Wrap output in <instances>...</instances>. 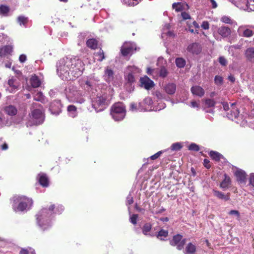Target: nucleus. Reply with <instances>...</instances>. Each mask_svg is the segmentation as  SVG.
Here are the masks:
<instances>
[{
  "mask_svg": "<svg viewBox=\"0 0 254 254\" xmlns=\"http://www.w3.org/2000/svg\"><path fill=\"white\" fill-rule=\"evenodd\" d=\"M57 209L55 204H51L48 208H42L36 215L37 223L44 231L51 226L50 218L57 212Z\"/></svg>",
  "mask_w": 254,
  "mask_h": 254,
  "instance_id": "nucleus-1",
  "label": "nucleus"
},
{
  "mask_svg": "<svg viewBox=\"0 0 254 254\" xmlns=\"http://www.w3.org/2000/svg\"><path fill=\"white\" fill-rule=\"evenodd\" d=\"M11 200L13 202L12 208L15 212H22L28 210L31 207L33 203L31 198L24 195L14 196Z\"/></svg>",
  "mask_w": 254,
  "mask_h": 254,
  "instance_id": "nucleus-2",
  "label": "nucleus"
},
{
  "mask_svg": "<svg viewBox=\"0 0 254 254\" xmlns=\"http://www.w3.org/2000/svg\"><path fill=\"white\" fill-rule=\"evenodd\" d=\"M65 65L66 67L69 69L71 73L74 74L75 77L81 75L84 69V64L79 59H70L66 61Z\"/></svg>",
  "mask_w": 254,
  "mask_h": 254,
  "instance_id": "nucleus-3",
  "label": "nucleus"
},
{
  "mask_svg": "<svg viewBox=\"0 0 254 254\" xmlns=\"http://www.w3.org/2000/svg\"><path fill=\"white\" fill-rule=\"evenodd\" d=\"M110 114L115 121H121L126 115V106L122 102L115 103L111 108Z\"/></svg>",
  "mask_w": 254,
  "mask_h": 254,
  "instance_id": "nucleus-4",
  "label": "nucleus"
},
{
  "mask_svg": "<svg viewBox=\"0 0 254 254\" xmlns=\"http://www.w3.org/2000/svg\"><path fill=\"white\" fill-rule=\"evenodd\" d=\"M109 105L107 98L104 96H97L92 102V106L96 112H101Z\"/></svg>",
  "mask_w": 254,
  "mask_h": 254,
  "instance_id": "nucleus-5",
  "label": "nucleus"
},
{
  "mask_svg": "<svg viewBox=\"0 0 254 254\" xmlns=\"http://www.w3.org/2000/svg\"><path fill=\"white\" fill-rule=\"evenodd\" d=\"M29 117L35 122L36 125L40 124L44 120V110L42 108L34 109L29 114Z\"/></svg>",
  "mask_w": 254,
  "mask_h": 254,
  "instance_id": "nucleus-6",
  "label": "nucleus"
},
{
  "mask_svg": "<svg viewBox=\"0 0 254 254\" xmlns=\"http://www.w3.org/2000/svg\"><path fill=\"white\" fill-rule=\"evenodd\" d=\"M135 50H136L135 45L130 42H125L121 48V53L124 57L132 55L133 51Z\"/></svg>",
  "mask_w": 254,
  "mask_h": 254,
  "instance_id": "nucleus-7",
  "label": "nucleus"
},
{
  "mask_svg": "<svg viewBox=\"0 0 254 254\" xmlns=\"http://www.w3.org/2000/svg\"><path fill=\"white\" fill-rule=\"evenodd\" d=\"M183 236L181 234H177L173 237L170 244L172 246H177V249L181 251L184 249V245L186 242V239H182Z\"/></svg>",
  "mask_w": 254,
  "mask_h": 254,
  "instance_id": "nucleus-8",
  "label": "nucleus"
},
{
  "mask_svg": "<svg viewBox=\"0 0 254 254\" xmlns=\"http://www.w3.org/2000/svg\"><path fill=\"white\" fill-rule=\"evenodd\" d=\"M140 86L146 90L151 89L155 85L154 82L146 75L140 78Z\"/></svg>",
  "mask_w": 254,
  "mask_h": 254,
  "instance_id": "nucleus-9",
  "label": "nucleus"
},
{
  "mask_svg": "<svg viewBox=\"0 0 254 254\" xmlns=\"http://www.w3.org/2000/svg\"><path fill=\"white\" fill-rule=\"evenodd\" d=\"M38 181L40 185L44 188H47L49 185V180L47 175L41 173L38 175Z\"/></svg>",
  "mask_w": 254,
  "mask_h": 254,
  "instance_id": "nucleus-10",
  "label": "nucleus"
},
{
  "mask_svg": "<svg viewBox=\"0 0 254 254\" xmlns=\"http://www.w3.org/2000/svg\"><path fill=\"white\" fill-rule=\"evenodd\" d=\"M187 51L192 54H198L201 51L200 45L197 43H193L189 45L187 49Z\"/></svg>",
  "mask_w": 254,
  "mask_h": 254,
  "instance_id": "nucleus-11",
  "label": "nucleus"
},
{
  "mask_svg": "<svg viewBox=\"0 0 254 254\" xmlns=\"http://www.w3.org/2000/svg\"><path fill=\"white\" fill-rule=\"evenodd\" d=\"M237 178V181L240 183H246L247 174L246 172L242 170H237L235 173Z\"/></svg>",
  "mask_w": 254,
  "mask_h": 254,
  "instance_id": "nucleus-12",
  "label": "nucleus"
},
{
  "mask_svg": "<svg viewBox=\"0 0 254 254\" xmlns=\"http://www.w3.org/2000/svg\"><path fill=\"white\" fill-rule=\"evenodd\" d=\"M224 179L220 184V187L223 190H225L230 187L231 185V179L227 174H224Z\"/></svg>",
  "mask_w": 254,
  "mask_h": 254,
  "instance_id": "nucleus-13",
  "label": "nucleus"
},
{
  "mask_svg": "<svg viewBox=\"0 0 254 254\" xmlns=\"http://www.w3.org/2000/svg\"><path fill=\"white\" fill-rule=\"evenodd\" d=\"M218 33L222 37H227L230 35L231 30L230 28L227 26H221L218 29Z\"/></svg>",
  "mask_w": 254,
  "mask_h": 254,
  "instance_id": "nucleus-14",
  "label": "nucleus"
},
{
  "mask_svg": "<svg viewBox=\"0 0 254 254\" xmlns=\"http://www.w3.org/2000/svg\"><path fill=\"white\" fill-rule=\"evenodd\" d=\"M190 90L193 95L200 97H202L205 94L204 90L199 86H192Z\"/></svg>",
  "mask_w": 254,
  "mask_h": 254,
  "instance_id": "nucleus-15",
  "label": "nucleus"
},
{
  "mask_svg": "<svg viewBox=\"0 0 254 254\" xmlns=\"http://www.w3.org/2000/svg\"><path fill=\"white\" fill-rule=\"evenodd\" d=\"M214 195L220 199L224 200L225 201H228L230 199V193L229 192L227 194H224L222 191L213 190Z\"/></svg>",
  "mask_w": 254,
  "mask_h": 254,
  "instance_id": "nucleus-16",
  "label": "nucleus"
},
{
  "mask_svg": "<svg viewBox=\"0 0 254 254\" xmlns=\"http://www.w3.org/2000/svg\"><path fill=\"white\" fill-rule=\"evenodd\" d=\"M13 51V47L11 45H6L0 49V56L3 57L11 55Z\"/></svg>",
  "mask_w": 254,
  "mask_h": 254,
  "instance_id": "nucleus-17",
  "label": "nucleus"
},
{
  "mask_svg": "<svg viewBox=\"0 0 254 254\" xmlns=\"http://www.w3.org/2000/svg\"><path fill=\"white\" fill-rule=\"evenodd\" d=\"M164 89L168 94L173 95L176 92V85L173 83H168L164 86Z\"/></svg>",
  "mask_w": 254,
  "mask_h": 254,
  "instance_id": "nucleus-18",
  "label": "nucleus"
},
{
  "mask_svg": "<svg viewBox=\"0 0 254 254\" xmlns=\"http://www.w3.org/2000/svg\"><path fill=\"white\" fill-rule=\"evenodd\" d=\"M209 155L211 158L216 162H219L221 160V159H225L224 156L221 154L215 151H210L209 152Z\"/></svg>",
  "mask_w": 254,
  "mask_h": 254,
  "instance_id": "nucleus-19",
  "label": "nucleus"
},
{
  "mask_svg": "<svg viewBox=\"0 0 254 254\" xmlns=\"http://www.w3.org/2000/svg\"><path fill=\"white\" fill-rule=\"evenodd\" d=\"M98 44L99 41L94 38L89 39L86 42L87 46L93 50L97 49Z\"/></svg>",
  "mask_w": 254,
  "mask_h": 254,
  "instance_id": "nucleus-20",
  "label": "nucleus"
},
{
  "mask_svg": "<svg viewBox=\"0 0 254 254\" xmlns=\"http://www.w3.org/2000/svg\"><path fill=\"white\" fill-rule=\"evenodd\" d=\"M30 82L33 88H37L40 86L41 81L38 77L35 75L32 76L30 79Z\"/></svg>",
  "mask_w": 254,
  "mask_h": 254,
  "instance_id": "nucleus-21",
  "label": "nucleus"
},
{
  "mask_svg": "<svg viewBox=\"0 0 254 254\" xmlns=\"http://www.w3.org/2000/svg\"><path fill=\"white\" fill-rule=\"evenodd\" d=\"M114 72L113 70L107 67L105 71L104 77L107 82H110L114 78Z\"/></svg>",
  "mask_w": 254,
  "mask_h": 254,
  "instance_id": "nucleus-22",
  "label": "nucleus"
},
{
  "mask_svg": "<svg viewBox=\"0 0 254 254\" xmlns=\"http://www.w3.org/2000/svg\"><path fill=\"white\" fill-rule=\"evenodd\" d=\"M236 103L231 104V114L230 117L232 118L237 119L239 117L240 112L238 108L235 107Z\"/></svg>",
  "mask_w": 254,
  "mask_h": 254,
  "instance_id": "nucleus-23",
  "label": "nucleus"
},
{
  "mask_svg": "<svg viewBox=\"0 0 254 254\" xmlns=\"http://www.w3.org/2000/svg\"><path fill=\"white\" fill-rule=\"evenodd\" d=\"M4 111L6 114L10 116L15 115L17 112L16 108L12 105L5 107L4 109Z\"/></svg>",
  "mask_w": 254,
  "mask_h": 254,
  "instance_id": "nucleus-24",
  "label": "nucleus"
},
{
  "mask_svg": "<svg viewBox=\"0 0 254 254\" xmlns=\"http://www.w3.org/2000/svg\"><path fill=\"white\" fill-rule=\"evenodd\" d=\"M196 252V246L191 243L187 244L185 249V254H193Z\"/></svg>",
  "mask_w": 254,
  "mask_h": 254,
  "instance_id": "nucleus-25",
  "label": "nucleus"
},
{
  "mask_svg": "<svg viewBox=\"0 0 254 254\" xmlns=\"http://www.w3.org/2000/svg\"><path fill=\"white\" fill-rule=\"evenodd\" d=\"M245 55H246L247 59L249 61H252L253 59H254V48H248L246 51Z\"/></svg>",
  "mask_w": 254,
  "mask_h": 254,
  "instance_id": "nucleus-26",
  "label": "nucleus"
},
{
  "mask_svg": "<svg viewBox=\"0 0 254 254\" xmlns=\"http://www.w3.org/2000/svg\"><path fill=\"white\" fill-rule=\"evenodd\" d=\"M168 236V231L164 229H161L156 234L157 238L161 240H164V238H167Z\"/></svg>",
  "mask_w": 254,
  "mask_h": 254,
  "instance_id": "nucleus-27",
  "label": "nucleus"
},
{
  "mask_svg": "<svg viewBox=\"0 0 254 254\" xmlns=\"http://www.w3.org/2000/svg\"><path fill=\"white\" fill-rule=\"evenodd\" d=\"M176 66L179 68L184 67L186 64V61L182 58H177L175 60Z\"/></svg>",
  "mask_w": 254,
  "mask_h": 254,
  "instance_id": "nucleus-28",
  "label": "nucleus"
},
{
  "mask_svg": "<svg viewBox=\"0 0 254 254\" xmlns=\"http://www.w3.org/2000/svg\"><path fill=\"white\" fill-rule=\"evenodd\" d=\"M152 225L150 223L145 224L142 227V233L145 235H148V233L151 231Z\"/></svg>",
  "mask_w": 254,
  "mask_h": 254,
  "instance_id": "nucleus-29",
  "label": "nucleus"
},
{
  "mask_svg": "<svg viewBox=\"0 0 254 254\" xmlns=\"http://www.w3.org/2000/svg\"><path fill=\"white\" fill-rule=\"evenodd\" d=\"M20 254H36L34 249L31 248L28 249L22 248L19 252Z\"/></svg>",
  "mask_w": 254,
  "mask_h": 254,
  "instance_id": "nucleus-30",
  "label": "nucleus"
},
{
  "mask_svg": "<svg viewBox=\"0 0 254 254\" xmlns=\"http://www.w3.org/2000/svg\"><path fill=\"white\" fill-rule=\"evenodd\" d=\"M183 4L181 2L174 3L172 7L175 9L177 12L181 11L184 9Z\"/></svg>",
  "mask_w": 254,
  "mask_h": 254,
  "instance_id": "nucleus-31",
  "label": "nucleus"
},
{
  "mask_svg": "<svg viewBox=\"0 0 254 254\" xmlns=\"http://www.w3.org/2000/svg\"><path fill=\"white\" fill-rule=\"evenodd\" d=\"M216 105V102L213 99H206L205 100V105L208 107H214Z\"/></svg>",
  "mask_w": 254,
  "mask_h": 254,
  "instance_id": "nucleus-32",
  "label": "nucleus"
},
{
  "mask_svg": "<svg viewBox=\"0 0 254 254\" xmlns=\"http://www.w3.org/2000/svg\"><path fill=\"white\" fill-rule=\"evenodd\" d=\"M254 34V32L250 29H246L244 30L242 34V36L245 37H251Z\"/></svg>",
  "mask_w": 254,
  "mask_h": 254,
  "instance_id": "nucleus-33",
  "label": "nucleus"
},
{
  "mask_svg": "<svg viewBox=\"0 0 254 254\" xmlns=\"http://www.w3.org/2000/svg\"><path fill=\"white\" fill-rule=\"evenodd\" d=\"M95 55L97 57V60L99 62L102 61L105 59L104 53L101 49Z\"/></svg>",
  "mask_w": 254,
  "mask_h": 254,
  "instance_id": "nucleus-34",
  "label": "nucleus"
},
{
  "mask_svg": "<svg viewBox=\"0 0 254 254\" xmlns=\"http://www.w3.org/2000/svg\"><path fill=\"white\" fill-rule=\"evenodd\" d=\"M9 11V8L8 6L4 5H0V14L3 15H6Z\"/></svg>",
  "mask_w": 254,
  "mask_h": 254,
  "instance_id": "nucleus-35",
  "label": "nucleus"
},
{
  "mask_svg": "<svg viewBox=\"0 0 254 254\" xmlns=\"http://www.w3.org/2000/svg\"><path fill=\"white\" fill-rule=\"evenodd\" d=\"M168 74L167 69L164 66H162L159 71V76L162 78H165L168 75Z\"/></svg>",
  "mask_w": 254,
  "mask_h": 254,
  "instance_id": "nucleus-36",
  "label": "nucleus"
},
{
  "mask_svg": "<svg viewBox=\"0 0 254 254\" xmlns=\"http://www.w3.org/2000/svg\"><path fill=\"white\" fill-rule=\"evenodd\" d=\"M44 96L41 92H38L34 96V100L37 101L42 102L43 100H44Z\"/></svg>",
  "mask_w": 254,
  "mask_h": 254,
  "instance_id": "nucleus-37",
  "label": "nucleus"
},
{
  "mask_svg": "<svg viewBox=\"0 0 254 254\" xmlns=\"http://www.w3.org/2000/svg\"><path fill=\"white\" fill-rule=\"evenodd\" d=\"M18 22L20 25H25L28 22V18L24 16H20L17 18Z\"/></svg>",
  "mask_w": 254,
  "mask_h": 254,
  "instance_id": "nucleus-38",
  "label": "nucleus"
},
{
  "mask_svg": "<svg viewBox=\"0 0 254 254\" xmlns=\"http://www.w3.org/2000/svg\"><path fill=\"white\" fill-rule=\"evenodd\" d=\"M188 149L191 151L197 152L200 150L199 146L194 143H191L188 147Z\"/></svg>",
  "mask_w": 254,
  "mask_h": 254,
  "instance_id": "nucleus-39",
  "label": "nucleus"
},
{
  "mask_svg": "<svg viewBox=\"0 0 254 254\" xmlns=\"http://www.w3.org/2000/svg\"><path fill=\"white\" fill-rule=\"evenodd\" d=\"M182 147L183 146L180 143L177 142L173 143L171 145V148L172 150L178 151L180 150L182 148Z\"/></svg>",
  "mask_w": 254,
  "mask_h": 254,
  "instance_id": "nucleus-40",
  "label": "nucleus"
},
{
  "mask_svg": "<svg viewBox=\"0 0 254 254\" xmlns=\"http://www.w3.org/2000/svg\"><path fill=\"white\" fill-rule=\"evenodd\" d=\"M223 77L220 75H216L214 78L215 83L217 85H221L223 83Z\"/></svg>",
  "mask_w": 254,
  "mask_h": 254,
  "instance_id": "nucleus-41",
  "label": "nucleus"
},
{
  "mask_svg": "<svg viewBox=\"0 0 254 254\" xmlns=\"http://www.w3.org/2000/svg\"><path fill=\"white\" fill-rule=\"evenodd\" d=\"M137 0H123V2L129 6H134L138 3V2H137Z\"/></svg>",
  "mask_w": 254,
  "mask_h": 254,
  "instance_id": "nucleus-42",
  "label": "nucleus"
},
{
  "mask_svg": "<svg viewBox=\"0 0 254 254\" xmlns=\"http://www.w3.org/2000/svg\"><path fill=\"white\" fill-rule=\"evenodd\" d=\"M126 79L127 82L130 83H133L135 81V78L133 75L131 73L127 74Z\"/></svg>",
  "mask_w": 254,
  "mask_h": 254,
  "instance_id": "nucleus-43",
  "label": "nucleus"
},
{
  "mask_svg": "<svg viewBox=\"0 0 254 254\" xmlns=\"http://www.w3.org/2000/svg\"><path fill=\"white\" fill-rule=\"evenodd\" d=\"M221 21L222 22L227 23V24H231L232 23V20L231 19V18L230 17H229L228 16H223L221 18Z\"/></svg>",
  "mask_w": 254,
  "mask_h": 254,
  "instance_id": "nucleus-44",
  "label": "nucleus"
},
{
  "mask_svg": "<svg viewBox=\"0 0 254 254\" xmlns=\"http://www.w3.org/2000/svg\"><path fill=\"white\" fill-rule=\"evenodd\" d=\"M163 151H159L155 154L151 156L150 157V158L152 160H156L160 156V155L163 153Z\"/></svg>",
  "mask_w": 254,
  "mask_h": 254,
  "instance_id": "nucleus-45",
  "label": "nucleus"
},
{
  "mask_svg": "<svg viewBox=\"0 0 254 254\" xmlns=\"http://www.w3.org/2000/svg\"><path fill=\"white\" fill-rule=\"evenodd\" d=\"M218 61L222 65L226 66L227 64V61L224 57H220Z\"/></svg>",
  "mask_w": 254,
  "mask_h": 254,
  "instance_id": "nucleus-46",
  "label": "nucleus"
},
{
  "mask_svg": "<svg viewBox=\"0 0 254 254\" xmlns=\"http://www.w3.org/2000/svg\"><path fill=\"white\" fill-rule=\"evenodd\" d=\"M137 217V214H133L130 218V222L134 225L136 224Z\"/></svg>",
  "mask_w": 254,
  "mask_h": 254,
  "instance_id": "nucleus-47",
  "label": "nucleus"
},
{
  "mask_svg": "<svg viewBox=\"0 0 254 254\" xmlns=\"http://www.w3.org/2000/svg\"><path fill=\"white\" fill-rule=\"evenodd\" d=\"M229 215H235L236 216H237L238 219H240V212H239V211H238V210H231V211H230L229 212Z\"/></svg>",
  "mask_w": 254,
  "mask_h": 254,
  "instance_id": "nucleus-48",
  "label": "nucleus"
},
{
  "mask_svg": "<svg viewBox=\"0 0 254 254\" xmlns=\"http://www.w3.org/2000/svg\"><path fill=\"white\" fill-rule=\"evenodd\" d=\"M201 27L202 28L205 30H208L209 28V23L207 21H204L202 22Z\"/></svg>",
  "mask_w": 254,
  "mask_h": 254,
  "instance_id": "nucleus-49",
  "label": "nucleus"
},
{
  "mask_svg": "<svg viewBox=\"0 0 254 254\" xmlns=\"http://www.w3.org/2000/svg\"><path fill=\"white\" fill-rule=\"evenodd\" d=\"M181 16L183 20L190 19L191 18L190 15L185 11L181 13Z\"/></svg>",
  "mask_w": 254,
  "mask_h": 254,
  "instance_id": "nucleus-50",
  "label": "nucleus"
},
{
  "mask_svg": "<svg viewBox=\"0 0 254 254\" xmlns=\"http://www.w3.org/2000/svg\"><path fill=\"white\" fill-rule=\"evenodd\" d=\"M203 165L207 169H209L211 167L210 161L207 159H204L203 160Z\"/></svg>",
  "mask_w": 254,
  "mask_h": 254,
  "instance_id": "nucleus-51",
  "label": "nucleus"
},
{
  "mask_svg": "<svg viewBox=\"0 0 254 254\" xmlns=\"http://www.w3.org/2000/svg\"><path fill=\"white\" fill-rule=\"evenodd\" d=\"M250 185L254 187V174H251L249 178Z\"/></svg>",
  "mask_w": 254,
  "mask_h": 254,
  "instance_id": "nucleus-52",
  "label": "nucleus"
},
{
  "mask_svg": "<svg viewBox=\"0 0 254 254\" xmlns=\"http://www.w3.org/2000/svg\"><path fill=\"white\" fill-rule=\"evenodd\" d=\"M76 107L74 105H69L67 107V111L68 112H75L76 111Z\"/></svg>",
  "mask_w": 254,
  "mask_h": 254,
  "instance_id": "nucleus-53",
  "label": "nucleus"
},
{
  "mask_svg": "<svg viewBox=\"0 0 254 254\" xmlns=\"http://www.w3.org/2000/svg\"><path fill=\"white\" fill-rule=\"evenodd\" d=\"M221 104H222V105L223 106V108L225 111H227L229 110V104H228V102H222Z\"/></svg>",
  "mask_w": 254,
  "mask_h": 254,
  "instance_id": "nucleus-54",
  "label": "nucleus"
},
{
  "mask_svg": "<svg viewBox=\"0 0 254 254\" xmlns=\"http://www.w3.org/2000/svg\"><path fill=\"white\" fill-rule=\"evenodd\" d=\"M27 57L26 55L22 54L20 55L19 57V60L21 63H24L26 61Z\"/></svg>",
  "mask_w": 254,
  "mask_h": 254,
  "instance_id": "nucleus-55",
  "label": "nucleus"
},
{
  "mask_svg": "<svg viewBox=\"0 0 254 254\" xmlns=\"http://www.w3.org/2000/svg\"><path fill=\"white\" fill-rule=\"evenodd\" d=\"M127 202L129 205L131 204L133 202V199L132 197H127Z\"/></svg>",
  "mask_w": 254,
  "mask_h": 254,
  "instance_id": "nucleus-56",
  "label": "nucleus"
},
{
  "mask_svg": "<svg viewBox=\"0 0 254 254\" xmlns=\"http://www.w3.org/2000/svg\"><path fill=\"white\" fill-rule=\"evenodd\" d=\"M191 105L192 107L195 108L197 107L198 108L199 107L198 104L195 101H193L191 102Z\"/></svg>",
  "mask_w": 254,
  "mask_h": 254,
  "instance_id": "nucleus-57",
  "label": "nucleus"
},
{
  "mask_svg": "<svg viewBox=\"0 0 254 254\" xmlns=\"http://www.w3.org/2000/svg\"><path fill=\"white\" fill-rule=\"evenodd\" d=\"M187 25L189 27V31L190 32H191V33H194V30L193 29L191 28V24H189L188 22H187Z\"/></svg>",
  "mask_w": 254,
  "mask_h": 254,
  "instance_id": "nucleus-58",
  "label": "nucleus"
},
{
  "mask_svg": "<svg viewBox=\"0 0 254 254\" xmlns=\"http://www.w3.org/2000/svg\"><path fill=\"white\" fill-rule=\"evenodd\" d=\"M1 149H2V150H6V149L8 148V145H7V144L6 143H3V144L1 146Z\"/></svg>",
  "mask_w": 254,
  "mask_h": 254,
  "instance_id": "nucleus-59",
  "label": "nucleus"
},
{
  "mask_svg": "<svg viewBox=\"0 0 254 254\" xmlns=\"http://www.w3.org/2000/svg\"><path fill=\"white\" fill-rule=\"evenodd\" d=\"M156 96H157V97L159 99H161L163 98V95L161 93H160V92L159 91H157L156 92Z\"/></svg>",
  "mask_w": 254,
  "mask_h": 254,
  "instance_id": "nucleus-60",
  "label": "nucleus"
},
{
  "mask_svg": "<svg viewBox=\"0 0 254 254\" xmlns=\"http://www.w3.org/2000/svg\"><path fill=\"white\" fill-rule=\"evenodd\" d=\"M192 24L193 25V26L196 28V29H199V26L198 25V24L195 21H193Z\"/></svg>",
  "mask_w": 254,
  "mask_h": 254,
  "instance_id": "nucleus-61",
  "label": "nucleus"
},
{
  "mask_svg": "<svg viewBox=\"0 0 254 254\" xmlns=\"http://www.w3.org/2000/svg\"><path fill=\"white\" fill-rule=\"evenodd\" d=\"M228 79L229 80L231 81L232 82H234L235 81V78L234 76L233 75H230L228 77Z\"/></svg>",
  "mask_w": 254,
  "mask_h": 254,
  "instance_id": "nucleus-62",
  "label": "nucleus"
},
{
  "mask_svg": "<svg viewBox=\"0 0 254 254\" xmlns=\"http://www.w3.org/2000/svg\"><path fill=\"white\" fill-rule=\"evenodd\" d=\"M212 4V7L215 8L217 7V3L214 0H210Z\"/></svg>",
  "mask_w": 254,
  "mask_h": 254,
  "instance_id": "nucleus-63",
  "label": "nucleus"
},
{
  "mask_svg": "<svg viewBox=\"0 0 254 254\" xmlns=\"http://www.w3.org/2000/svg\"><path fill=\"white\" fill-rule=\"evenodd\" d=\"M249 4L250 5H252L254 7L253 8H252V7H250V9L252 10H254V0H251L249 2Z\"/></svg>",
  "mask_w": 254,
  "mask_h": 254,
  "instance_id": "nucleus-64",
  "label": "nucleus"
}]
</instances>
